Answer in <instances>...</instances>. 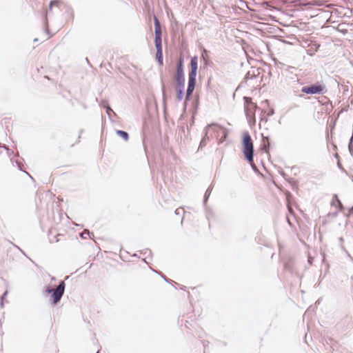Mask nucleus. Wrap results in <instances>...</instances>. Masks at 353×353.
I'll list each match as a JSON object with an SVG mask.
<instances>
[{
  "instance_id": "1",
  "label": "nucleus",
  "mask_w": 353,
  "mask_h": 353,
  "mask_svg": "<svg viewBox=\"0 0 353 353\" xmlns=\"http://www.w3.org/2000/svg\"><path fill=\"white\" fill-rule=\"evenodd\" d=\"M175 89L176 91V99L181 101L185 94V71H184V57L181 54L176 61L175 72Z\"/></svg>"
},
{
  "instance_id": "2",
  "label": "nucleus",
  "mask_w": 353,
  "mask_h": 353,
  "mask_svg": "<svg viewBox=\"0 0 353 353\" xmlns=\"http://www.w3.org/2000/svg\"><path fill=\"white\" fill-rule=\"evenodd\" d=\"M154 45L156 48V60L160 66L163 65V54L162 47V32L159 18L154 15Z\"/></svg>"
},
{
  "instance_id": "3",
  "label": "nucleus",
  "mask_w": 353,
  "mask_h": 353,
  "mask_svg": "<svg viewBox=\"0 0 353 353\" xmlns=\"http://www.w3.org/2000/svg\"><path fill=\"white\" fill-rule=\"evenodd\" d=\"M241 143L245 159L248 163H252L254 157V148L252 137L248 131L243 132Z\"/></svg>"
},
{
  "instance_id": "4",
  "label": "nucleus",
  "mask_w": 353,
  "mask_h": 353,
  "mask_svg": "<svg viewBox=\"0 0 353 353\" xmlns=\"http://www.w3.org/2000/svg\"><path fill=\"white\" fill-rule=\"evenodd\" d=\"M190 70L188 72V87L186 92L192 94L196 84V75L198 71V57L194 55L191 57L190 63Z\"/></svg>"
},
{
  "instance_id": "5",
  "label": "nucleus",
  "mask_w": 353,
  "mask_h": 353,
  "mask_svg": "<svg viewBox=\"0 0 353 353\" xmlns=\"http://www.w3.org/2000/svg\"><path fill=\"white\" fill-rule=\"evenodd\" d=\"M301 92L310 95L321 94L327 93V88L322 81H316L314 83L303 86L301 88Z\"/></svg>"
},
{
  "instance_id": "6",
  "label": "nucleus",
  "mask_w": 353,
  "mask_h": 353,
  "mask_svg": "<svg viewBox=\"0 0 353 353\" xmlns=\"http://www.w3.org/2000/svg\"><path fill=\"white\" fill-rule=\"evenodd\" d=\"M65 283L64 281H60L55 290H53L50 294L49 303L52 306H56L60 303L65 293Z\"/></svg>"
},
{
  "instance_id": "7",
  "label": "nucleus",
  "mask_w": 353,
  "mask_h": 353,
  "mask_svg": "<svg viewBox=\"0 0 353 353\" xmlns=\"http://www.w3.org/2000/svg\"><path fill=\"white\" fill-rule=\"evenodd\" d=\"M212 127H214V130H216L221 131L222 136H221V138L219 143L220 144L222 142H223L227 139V137L228 136V130L226 128H223V126H221L216 123H212L207 125V128H212Z\"/></svg>"
},
{
  "instance_id": "8",
  "label": "nucleus",
  "mask_w": 353,
  "mask_h": 353,
  "mask_svg": "<svg viewBox=\"0 0 353 353\" xmlns=\"http://www.w3.org/2000/svg\"><path fill=\"white\" fill-rule=\"evenodd\" d=\"M244 110L247 118H248V110L257 108V105L252 102V99L250 97H243Z\"/></svg>"
},
{
  "instance_id": "9",
  "label": "nucleus",
  "mask_w": 353,
  "mask_h": 353,
  "mask_svg": "<svg viewBox=\"0 0 353 353\" xmlns=\"http://www.w3.org/2000/svg\"><path fill=\"white\" fill-rule=\"evenodd\" d=\"M331 205L335 206L339 211L342 212L344 210V206L337 194H334L332 196Z\"/></svg>"
},
{
  "instance_id": "10",
  "label": "nucleus",
  "mask_w": 353,
  "mask_h": 353,
  "mask_svg": "<svg viewBox=\"0 0 353 353\" xmlns=\"http://www.w3.org/2000/svg\"><path fill=\"white\" fill-rule=\"evenodd\" d=\"M210 128H207V126L205 128L204 130V134L200 141L199 150H201L203 147H205L207 144L208 141L209 140L208 137V129Z\"/></svg>"
},
{
  "instance_id": "11",
  "label": "nucleus",
  "mask_w": 353,
  "mask_h": 353,
  "mask_svg": "<svg viewBox=\"0 0 353 353\" xmlns=\"http://www.w3.org/2000/svg\"><path fill=\"white\" fill-rule=\"evenodd\" d=\"M284 268L292 273L294 272V261L292 258H289L288 260L285 261L283 263Z\"/></svg>"
},
{
  "instance_id": "12",
  "label": "nucleus",
  "mask_w": 353,
  "mask_h": 353,
  "mask_svg": "<svg viewBox=\"0 0 353 353\" xmlns=\"http://www.w3.org/2000/svg\"><path fill=\"white\" fill-rule=\"evenodd\" d=\"M1 150H6V153L8 156L9 157L11 163L12 165H14V159H13V155H14V151L12 150L9 149L6 145L0 147V152H1Z\"/></svg>"
},
{
  "instance_id": "13",
  "label": "nucleus",
  "mask_w": 353,
  "mask_h": 353,
  "mask_svg": "<svg viewBox=\"0 0 353 353\" xmlns=\"http://www.w3.org/2000/svg\"><path fill=\"white\" fill-rule=\"evenodd\" d=\"M116 134L125 141H128L129 140V134L126 131L121 130H116Z\"/></svg>"
},
{
  "instance_id": "14",
  "label": "nucleus",
  "mask_w": 353,
  "mask_h": 353,
  "mask_svg": "<svg viewBox=\"0 0 353 353\" xmlns=\"http://www.w3.org/2000/svg\"><path fill=\"white\" fill-rule=\"evenodd\" d=\"M54 290L52 285H46L42 290V295L45 297L48 296L49 294Z\"/></svg>"
},
{
  "instance_id": "15",
  "label": "nucleus",
  "mask_w": 353,
  "mask_h": 353,
  "mask_svg": "<svg viewBox=\"0 0 353 353\" xmlns=\"http://www.w3.org/2000/svg\"><path fill=\"white\" fill-rule=\"evenodd\" d=\"M80 236L83 239H86L89 238V239L94 240V235L93 232H90L89 230H83L80 234Z\"/></svg>"
},
{
  "instance_id": "16",
  "label": "nucleus",
  "mask_w": 353,
  "mask_h": 353,
  "mask_svg": "<svg viewBox=\"0 0 353 353\" xmlns=\"http://www.w3.org/2000/svg\"><path fill=\"white\" fill-rule=\"evenodd\" d=\"M205 210V215L206 218L208 221L210 220L212 217H214V212L213 210L211 208H209L208 207L205 206L204 207Z\"/></svg>"
},
{
  "instance_id": "17",
  "label": "nucleus",
  "mask_w": 353,
  "mask_h": 353,
  "mask_svg": "<svg viewBox=\"0 0 353 353\" xmlns=\"http://www.w3.org/2000/svg\"><path fill=\"white\" fill-rule=\"evenodd\" d=\"M199 99H195L192 101V112H193V114L195 115L196 113L197 112V110H198V107H199Z\"/></svg>"
},
{
  "instance_id": "18",
  "label": "nucleus",
  "mask_w": 353,
  "mask_h": 353,
  "mask_svg": "<svg viewBox=\"0 0 353 353\" xmlns=\"http://www.w3.org/2000/svg\"><path fill=\"white\" fill-rule=\"evenodd\" d=\"M153 271L154 272V270H153ZM155 272H156V273H157L159 275H160V276H161V278H162V279H163L165 282H167V283H170V284H171V285H172V283H174V281H173L172 280H171V279H170L167 278V277H166V276H165V275H164L161 272H157V271H155ZM174 283H175V282H174ZM177 285H179V284L177 283Z\"/></svg>"
},
{
  "instance_id": "19",
  "label": "nucleus",
  "mask_w": 353,
  "mask_h": 353,
  "mask_svg": "<svg viewBox=\"0 0 353 353\" xmlns=\"http://www.w3.org/2000/svg\"><path fill=\"white\" fill-rule=\"evenodd\" d=\"M14 165L18 168V169L20 171H21V172L23 171V164L22 162H21L19 160H14V165Z\"/></svg>"
},
{
  "instance_id": "20",
  "label": "nucleus",
  "mask_w": 353,
  "mask_h": 353,
  "mask_svg": "<svg viewBox=\"0 0 353 353\" xmlns=\"http://www.w3.org/2000/svg\"><path fill=\"white\" fill-rule=\"evenodd\" d=\"M44 23H45V32L48 35V39L52 37V34L50 32L49 28L48 27V19L46 17L44 19Z\"/></svg>"
},
{
  "instance_id": "21",
  "label": "nucleus",
  "mask_w": 353,
  "mask_h": 353,
  "mask_svg": "<svg viewBox=\"0 0 353 353\" xmlns=\"http://www.w3.org/2000/svg\"><path fill=\"white\" fill-rule=\"evenodd\" d=\"M192 96H193L192 94H190L189 92H186L185 96V100H184L185 105H186V104H187V103L188 101H190L192 100Z\"/></svg>"
},
{
  "instance_id": "22",
  "label": "nucleus",
  "mask_w": 353,
  "mask_h": 353,
  "mask_svg": "<svg viewBox=\"0 0 353 353\" xmlns=\"http://www.w3.org/2000/svg\"><path fill=\"white\" fill-rule=\"evenodd\" d=\"M161 91H162L163 98L164 99L165 95V83H164V81L162 77L161 78Z\"/></svg>"
},
{
  "instance_id": "23",
  "label": "nucleus",
  "mask_w": 353,
  "mask_h": 353,
  "mask_svg": "<svg viewBox=\"0 0 353 353\" xmlns=\"http://www.w3.org/2000/svg\"><path fill=\"white\" fill-rule=\"evenodd\" d=\"M201 58L205 60L208 58V51L205 48H203L201 51Z\"/></svg>"
},
{
  "instance_id": "24",
  "label": "nucleus",
  "mask_w": 353,
  "mask_h": 353,
  "mask_svg": "<svg viewBox=\"0 0 353 353\" xmlns=\"http://www.w3.org/2000/svg\"><path fill=\"white\" fill-rule=\"evenodd\" d=\"M8 293V290H6L2 294V295L1 296V298H0V305H1V307H3V299L6 297Z\"/></svg>"
},
{
  "instance_id": "25",
  "label": "nucleus",
  "mask_w": 353,
  "mask_h": 353,
  "mask_svg": "<svg viewBox=\"0 0 353 353\" xmlns=\"http://www.w3.org/2000/svg\"><path fill=\"white\" fill-rule=\"evenodd\" d=\"M10 243L12 245V246L15 248H17V250H19L25 256H26L27 258H28V256L26 255V252L20 248L17 245H16L15 243H12V242H10Z\"/></svg>"
},
{
  "instance_id": "26",
  "label": "nucleus",
  "mask_w": 353,
  "mask_h": 353,
  "mask_svg": "<svg viewBox=\"0 0 353 353\" xmlns=\"http://www.w3.org/2000/svg\"><path fill=\"white\" fill-rule=\"evenodd\" d=\"M252 169V170L255 172V173H258L259 172V170L258 169V168L256 167V165L254 164V161H252V163H249Z\"/></svg>"
},
{
  "instance_id": "27",
  "label": "nucleus",
  "mask_w": 353,
  "mask_h": 353,
  "mask_svg": "<svg viewBox=\"0 0 353 353\" xmlns=\"http://www.w3.org/2000/svg\"><path fill=\"white\" fill-rule=\"evenodd\" d=\"M59 3V1L58 0H52L50 1V4H49V9L51 10H52V7L53 6H57L58 4Z\"/></svg>"
},
{
  "instance_id": "28",
  "label": "nucleus",
  "mask_w": 353,
  "mask_h": 353,
  "mask_svg": "<svg viewBox=\"0 0 353 353\" xmlns=\"http://www.w3.org/2000/svg\"><path fill=\"white\" fill-rule=\"evenodd\" d=\"M209 198H210V196L208 194H204L203 199V204L204 207L207 206V202H208Z\"/></svg>"
},
{
  "instance_id": "29",
  "label": "nucleus",
  "mask_w": 353,
  "mask_h": 353,
  "mask_svg": "<svg viewBox=\"0 0 353 353\" xmlns=\"http://www.w3.org/2000/svg\"><path fill=\"white\" fill-rule=\"evenodd\" d=\"M212 189H213V187L212 186V185H210L206 190L205 192V194H208L209 196H210L211 194V192L212 191Z\"/></svg>"
},
{
  "instance_id": "30",
  "label": "nucleus",
  "mask_w": 353,
  "mask_h": 353,
  "mask_svg": "<svg viewBox=\"0 0 353 353\" xmlns=\"http://www.w3.org/2000/svg\"><path fill=\"white\" fill-rule=\"evenodd\" d=\"M181 213H184V210L181 208H178L174 211V214L176 215H179Z\"/></svg>"
},
{
  "instance_id": "31",
  "label": "nucleus",
  "mask_w": 353,
  "mask_h": 353,
  "mask_svg": "<svg viewBox=\"0 0 353 353\" xmlns=\"http://www.w3.org/2000/svg\"><path fill=\"white\" fill-rule=\"evenodd\" d=\"M348 150L351 156H353V145H348Z\"/></svg>"
},
{
  "instance_id": "32",
  "label": "nucleus",
  "mask_w": 353,
  "mask_h": 353,
  "mask_svg": "<svg viewBox=\"0 0 353 353\" xmlns=\"http://www.w3.org/2000/svg\"><path fill=\"white\" fill-rule=\"evenodd\" d=\"M106 109L107 114L110 116V112H113L109 105L103 106Z\"/></svg>"
},
{
  "instance_id": "33",
  "label": "nucleus",
  "mask_w": 353,
  "mask_h": 353,
  "mask_svg": "<svg viewBox=\"0 0 353 353\" xmlns=\"http://www.w3.org/2000/svg\"><path fill=\"white\" fill-rule=\"evenodd\" d=\"M352 214H353V206L352 208H349L348 212L346 214V216L348 217V216H351Z\"/></svg>"
},
{
  "instance_id": "34",
  "label": "nucleus",
  "mask_w": 353,
  "mask_h": 353,
  "mask_svg": "<svg viewBox=\"0 0 353 353\" xmlns=\"http://www.w3.org/2000/svg\"><path fill=\"white\" fill-rule=\"evenodd\" d=\"M148 252L149 253V255H151L152 254V251L149 249H146L143 251H141V253L143 254H146V253Z\"/></svg>"
},
{
  "instance_id": "35",
  "label": "nucleus",
  "mask_w": 353,
  "mask_h": 353,
  "mask_svg": "<svg viewBox=\"0 0 353 353\" xmlns=\"http://www.w3.org/2000/svg\"><path fill=\"white\" fill-rule=\"evenodd\" d=\"M212 62L209 60V57L204 60V64L205 66L209 65Z\"/></svg>"
},
{
  "instance_id": "36",
  "label": "nucleus",
  "mask_w": 353,
  "mask_h": 353,
  "mask_svg": "<svg viewBox=\"0 0 353 353\" xmlns=\"http://www.w3.org/2000/svg\"><path fill=\"white\" fill-rule=\"evenodd\" d=\"M337 166L339 167V168L340 170H341L344 171V169H343V166H342L341 163L339 161H338V163H337Z\"/></svg>"
},
{
  "instance_id": "37",
  "label": "nucleus",
  "mask_w": 353,
  "mask_h": 353,
  "mask_svg": "<svg viewBox=\"0 0 353 353\" xmlns=\"http://www.w3.org/2000/svg\"><path fill=\"white\" fill-rule=\"evenodd\" d=\"M60 236V234H57L53 236V239H54L55 242H58L59 239H58V236Z\"/></svg>"
},
{
  "instance_id": "38",
  "label": "nucleus",
  "mask_w": 353,
  "mask_h": 353,
  "mask_svg": "<svg viewBox=\"0 0 353 353\" xmlns=\"http://www.w3.org/2000/svg\"><path fill=\"white\" fill-rule=\"evenodd\" d=\"M279 173H280V174H281V176H283L285 179H286L285 177H286V176H287V175H286V174L284 172V171L281 170V171H279Z\"/></svg>"
},
{
  "instance_id": "39",
  "label": "nucleus",
  "mask_w": 353,
  "mask_h": 353,
  "mask_svg": "<svg viewBox=\"0 0 353 353\" xmlns=\"http://www.w3.org/2000/svg\"><path fill=\"white\" fill-rule=\"evenodd\" d=\"M185 134V128L184 127H181V129L179 130V134Z\"/></svg>"
},
{
  "instance_id": "40",
  "label": "nucleus",
  "mask_w": 353,
  "mask_h": 353,
  "mask_svg": "<svg viewBox=\"0 0 353 353\" xmlns=\"http://www.w3.org/2000/svg\"><path fill=\"white\" fill-rule=\"evenodd\" d=\"M348 145H353V137H350Z\"/></svg>"
},
{
  "instance_id": "41",
  "label": "nucleus",
  "mask_w": 353,
  "mask_h": 353,
  "mask_svg": "<svg viewBox=\"0 0 353 353\" xmlns=\"http://www.w3.org/2000/svg\"><path fill=\"white\" fill-rule=\"evenodd\" d=\"M274 110H271L269 111L268 115L269 116H272V115L274 114Z\"/></svg>"
},
{
  "instance_id": "42",
  "label": "nucleus",
  "mask_w": 353,
  "mask_h": 353,
  "mask_svg": "<svg viewBox=\"0 0 353 353\" xmlns=\"http://www.w3.org/2000/svg\"><path fill=\"white\" fill-rule=\"evenodd\" d=\"M143 148H144V150L145 151L146 150V146L145 145V137L143 138Z\"/></svg>"
},
{
  "instance_id": "43",
  "label": "nucleus",
  "mask_w": 353,
  "mask_h": 353,
  "mask_svg": "<svg viewBox=\"0 0 353 353\" xmlns=\"http://www.w3.org/2000/svg\"><path fill=\"white\" fill-rule=\"evenodd\" d=\"M23 172H25V173L28 175V176H29V177H30L32 179H33L32 176H31L28 172H26V171H25V170H23Z\"/></svg>"
},
{
  "instance_id": "44",
  "label": "nucleus",
  "mask_w": 353,
  "mask_h": 353,
  "mask_svg": "<svg viewBox=\"0 0 353 353\" xmlns=\"http://www.w3.org/2000/svg\"><path fill=\"white\" fill-rule=\"evenodd\" d=\"M339 241L340 243H342L343 241V237H339Z\"/></svg>"
},
{
  "instance_id": "45",
  "label": "nucleus",
  "mask_w": 353,
  "mask_h": 353,
  "mask_svg": "<svg viewBox=\"0 0 353 353\" xmlns=\"http://www.w3.org/2000/svg\"><path fill=\"white\" fill-rule=\"evenodd\" d=\"M194 115L193 114L192 120V121L190 122V125H192L194 124Z\"/></svg>"
},
{
  "instance_id": "46",
  "label": "nucleus",
  "mask_w": 353,
  "mask_h": 353,
  "mask_svg": "<svg viewBox=\"0 0 353 353\" xmlns=\"http://www.w3.org/2000/svg\"><path fill=\"white\" fill-rule=\"evenodd\" d=\"M50 279L52 281H56V280H57L55 276H51Z\"/></svg>"
},
{
  "instance_id": "47",
  "label": "nucleus",
  "mask_w": 353,
  "mask_h": 353,
  "mask_svg": "<svg viewBox=\"0 0 353 353\" xmlns=\"http://www.w3.org/2000/svg\"><path fill=\"white\" fill-rule=\"evenodd\" d=\"M265 121L266 122V121H268V119L262 117L261 119V121Z\"/></svg>"
},
{
  "instance_id": "48",
  "label": "nucleus",
  "mask_w": 353,
  "mask_h": 353,
  "mask_svg": "<svg viewBox=\"0 0 353 353\" xmlns=\"http://www.w3.org/2000/svg\"><path fill=\"white\" fill-rule=\"evenodd\" d=\"M133 257L139 258V256L137 255V254H134L132 255Z\"/></svg>"
},
{
  "instance_id": "49",
  "label": "nucleus",
  "mask_w": 353,
  "mask_h": 353,
  "mask_svg": "<svg viewBox=\"0 0 353 353\" xmlns=\"http://www.w3.org/2000/svg\"><path fill=\"white\" fill-rule=\"evenodd\" d=\"M337 214H338V212H334V213L332 214V215H333L334 216H337Z\"/></svg>"
},
{
  "instance_id": "50",
  "label": "nucleus",
  "mask_w": 353,
  "mask_h": 353,
  "mask_svg": "<svg viewBox=\"0 0 353 353\" xmlns=\"http://www.w3.org/2000/svg\"><path fill=\"white\" fill-rule=\"evenodd\" d=\"M334 157H335L336 159H339V154H335Z\"/></svg>"
},
{
  "instance_id": "51",
  "label": "nucleus",
  "mask_w": 353,
  "mask_h": 353,
  "mask_svg": "<svg viewBox=\"0 0 353 353\" xmlns=\"http://www.w3.org/2000/svg\"><path fill=\"white\" fill-rule=\"evenodd\" d=\"M203 346H204V352L205 351V341L203 342Z\"/></svg>"
},
{
  "instance_id": "52",
  "label": "nucleus",
  "mask_w": 353,
  "mask_h": 353,
  "mask_svg": "<svg viewBox=\"0 0 353 353\" xmlns=\"http://www.w3.org/2000/svg\"><path fill=\"white\" fill-rule=\"evenodd\" d=\"M38 41H39V39L37 38L34 39V42H37Z\"/></svg>"
},
{
  "instance_id": "53",
  "label": "nucleus",
  "mask_w": 353,
  "mask_h": 353,
  "mask_svg": "<svg viewBox=\"0 0 353 353\" xmlns=\"http://www.w3.org/2000/svg\"><path fill=\"white\" fill-rule=\"evenodd\" d=\"M184 288H185V286L182 285V286L181 287V290H183Z\"/></svg>"
},
{
  "instance_id": "54",
  "label": "nucleus",
  "mask_w": 353,
  "mask_h": 353,
  "mask_svg": "<svg viewBox=\"0 0 353 353\" xmlns=\"http://www.w3.org/2000/svg\"><path fill=\"white\" fill-rule=\"evenodd\" d=\"M50 241L52 243V242H53V240L52 239H50Z\"/></svg>"
},
{
  "instance_id": "55",
  "label": "nucleus",
  "mask_w": 353,
  "mask_h": 353,
  "mask_svg": "<svg viewBox=\"0 0 353 353\" xmlns=\"http://www.w3.org/2000/svg\"><path fill=\"white\" fill-rule=\"evenodd\" d=\"M96 353H100L99 350H98Z\"/></svg>"
}]
</instances>
